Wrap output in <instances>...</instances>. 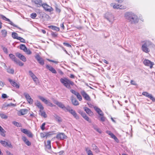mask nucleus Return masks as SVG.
Returning <instances> with one entry per match:
<instances>
[{"label": "nucleus", "instance_id": "1", "mask_svg": "<svg viewBox=\"0 0 155 155\" xmlns=\"http://www.w3.org/2000/svg\"><path fill=\"white\" fill-rule=\"evenodd\" d=\"M125 17L126 19L132 24H136L138 23L139 21L138 17L131 12L126 13Z\"/></svg>", "mask_w": 155, "mask_h": 155}, {"label": "nucleus", "instance_id": "2", "mask_svg": "<svg viewBox=\"0 0 155 155\" xmlns=\"http://www.w3.org/2000/svg\"><path fill=\"white\" fill-rule=\"evenodd\" d=\"M60 81L65 87L68 89L71 88L70 85L73 86L74 85L73 82L67 78H61L60 79Z\"/></svg>", "mask_w": 155, "mask_h": 155}, {"label": "nucleus", "instance_id": "3", "mask_svg": "<svg viewBox=\"0 0 155 155\" xmlns=\"http://www.w3.org/2000/svg\"><path fill=\"white\" fill-rule=\"evenodd\" d=\"M152 44V42L149 41H146L142 46L141 48L143 51L146 53H148L150 51L149 48Z\"/></svg>", "mask_w": 155, "mask_h": 155}, {"label": "nucleus", "instance_id": "4", "mask_svg": "<svg viewBox=\"0 0 155 155\" xmlns=\"http://www.w3.org/2000/svg\"><path fill=\"white\" fill-rule=\"evenodd\" d=\"M105 18L110 22L113 23L114 20V17L111 14L107 13L105 14Z\"/></svg>", "mask_w": 155, "mask_h": 155}, {"label": "nucleus", "instance_id": "5", "mask_svg": "<svg viewBox=\"0 0 155 155\" xmlns=\"http://www.w3.org/2000/svg\"><path fill=\"white\" fill-rule=\"evenodd\" d=\"M38 97L43 102H44L46 104H47L48 106L51 107H53L55 106V105L53 104L52 103L49 102L48 100H46L44 97L41 96H38Z\"/></svg>", "mask_w": 155, "mask_h": 155}, {"label": "nucleus", "instance_id": "6", "mask_svg": "<svg viewBox=\"0 0 155 155\" xmlns=\"http://www.w3.org/2000/svg\"><path fill=\"white\" fill-rule=\"evenodd\" d=\"M42 6L44 9L46 11L51 12L53 11V9L51 6L47 5L46 3H43Z\"/></svg>", "mask_w": 155, "mask_h": 155}, {"label": "nucleus", "instance_id": "7", "mask_svg": "<svg viewBox=\"0 0 155 155\" xmlns=\"http://www.w3.org/2000/svg\"><path fill=\"white\" fill-rule=\"evenodd\" d=\"M56 137L58 139L63 140L66 139L67 136L63 133H59L57 135Z\"/></svg>", "mask_w": 155, "mask_h": 155}, {"label": "nucleus", "instance_id": "8", "mask_svg": "<svg viewBox=\"0 0 155 155\" xmlns=\"http://www.w3.org/2000/svg\"><path fill=\"white\" fill-rule=\"evenodd\" d=\"M24 95L25 98L30 104H32L33 103V100L31 98L28 94L26 93H24Z\"/></svg>", "mask_w": 155, "mask_h": 155}, {"label": "nucleus", "instance_id": "9", "mask_svg": "<svg viewBox=\"0 0 155 155\" xmlns=\"http://www.w3.org/2000/svg\"><path fill=\"white\" fill-rule=\"evenodd\" d=\"M31 2L36 5L37 7H40L43 4L42 0H32Z\"/></svg>", "mask_w": 155, "mask_h": 155}, {"label": "nucleus", "instance_id": "10", "mask_svg": "<svg viewBox=\"0 0 155 155\" xmlns=\"http://www.w3.org/2000/svg\"><path fill=\"white\" fill-rule=\"evenodd\" d=\"M142 94L143 95L150 98L153 101L155 102V98H154L151 94H149L147 92H143Z\"/></svg>", "mask_w": 155, "mask_h": 155}, {"label": "nucleus", "instance_id": "11", "mask_svg": "<svg viewBox=\"0 0 155 155\" xmlns=\"http://www.w3.org/2000/svg\"><path fill=\"white\" fill-rule=\"evenodd\" d=\"M0 143L1 144L5 147L8 146V147L11 148H12V146L10 142H7L5 141H3L1 140L0 141Z\"/></svg>", "mask_w": 155, "mask_h": 155}, {"label": "nucleus", "instance_id": "12", "mask_svg": "<svg viewBox=\"0 0 155 155\" xmlns=\"http://www.w3.org/2000/svg\"><path fill=\"white\" fill-rule=\"evenodd\" d=\"M35 58L41 65H43L44 64V60L38 54L36 55Z\"/></svg>", "mask_w": 155, "mask_h": 155}, {"label": "nucleus", "instance_id": "13", "mask_svg": "<svg viewBox=\"0 0 155 155\" xmlns=\"http://www.w3.org/2000/svg\"><path fill=\"white\" fill-rule=\"evenodd\" d=\"M81 94L83 97L86 100L88 101H91V98L84 91H82L81 92Z\"/></svg>", "mask_w": 155, "mask_h": 155}, {"label": "nucleus", "instance_id": "14", "mask_svg": "<svg viewBox=\"0 0 155 155\" xmlns=\"http://www.w3.org/2000/svg\"><path fill=\"white\" fill-rule=\"evenodd\" d=\"M16 56L20 58L24 62H25L26 61V58L21 54L18 53H16L15 54Z\"/></svg>", "mask_w": 155, "mask_h": 155}, {"label": "nucleus", "instance_id": "15", "mask_svg": "<svg viewBox=\"0 0 155 155\" xmlns=\"http://www.w3.org/2000/svg\"><path fill=\"white\" fill-rule=\"evenodd\" d=\"M144 64L146 65L149 66L150 68H152L153 64V63L148 60H145L143 62Z\"/></svg>", "mask_w": 155, "mask_h": 155}, {"label": "nucleus", "instance_id": "16", "mask_svg": "<svg viewBox=\"0 0 155 155\" xmlns=\"http://www.w3.org/2000/svg\"><path fill=\"white\" fill-rule=\"evenodd\" d=\"M35 105L40 109L39 112H41L44 109V107L41 103L38 101H37L35 104Z\"/></svg>", "mask_w": 155, "mask_h": 155}, {"label": "nucleus", "instance_id": "17", "mask_svg": "<svg viewBox=\"0 0 155 155\" xmlns=\"http://www.w3.org/2000/svg\"><path fill=\"white\" fill-rule=\"evenodd\" d=\"M53 102L54 104L57 105L59 107L62 109H63L64 105L62 103L59 102L56 100H53Z\"/></svg>", "mask_w": 155, "mask_h": 155}, {"label": "nucleus", "instance_id": "18", "mask_svg": "<svg viewBox=\"0 0 155 155\" xmlns=\"http://www.w3.org/2000/svg\"><path fill=\"white\" fill-rule=\"evenodd\" d=\"M84 111L89 115L91 116L93 115V113L91 110L88 108L86 107H84Z\"/></svg>", "mask_w": 155, "mask_h": 155}, {"label": "nucleus", "instance_id": "19", "mask_svg": "<svg viewBox=\"0 0 155 155\" xmlns=\"http://www.w3.org/2000/svg\"><path fill=\"white\" fill-rule=\"evenodd\" d=\"M8 81L14 87H16L17 88H19V85L15 81H13L11 79H9Z\"/></svg>", "mask_w": 155, "mask_h": 155}, {"label": "nucleus", "instance_id": "20", "mask_svg": "<svg viewBox=\"0 0 155 155\" xmlns=\"http://www.w3.org/2000/svg\"><path fill=\"white\" fill-rule=\"evenodd\" d=\"M71 101L73 104L75 106H77L79 105L78 102L77 100L76 99L74 98L73 96L71 97Z\"/></svg>", "mask_w": 155, "mask_h": 155}, {"label": "nucleus", "instance_id": "21", "mask_svg": "<svg viewBox=\"0 0 155 155\" xmlns=\"http://www.w3.org/2000/svg\"><path fill=\"white\" fill-rule=\"evenodd\" d=\"M94 108L100 116H104V114L102 110L99 108L95 107Z\"/></svg>", "mask_w": 155, "mask_h": 155}, {"label": "nucleus", "instance_id": "22", "mask_svg": "<svg viewBox=\"0 0 155 155\" xmlns=\"http://www.w3.org/2000/svg\"><path fill=\"white\" fill-rule=\"evenodd\" d=\"M22 140L28 146H29L31 145V143L29 142L25 137H22Z\"/></svg>", "mask_w": 155, "mask_h": 155}, {"label": "nucleus", "instance_id": "23", "mask_svg": "<svg viewBox=\"0 0 155 155\" xmlns=\"http://www.w3.org/2000/svg\"><path fill=\"white\" fill-rule=\"evenodd\" d=\"M92 147L93 148V150L95 151L96 153H97L99 152L98 148L95 144H93L92 145Z\"/></svg>", "mask_w": 155, "mask_h": 155}, {"label": "nucleus", "instance_id": "24", "mask_svg": "<svg viewBox=\"0 0 155 155\" xmlns=\"http://www.w3.org/2000/svg\"><path fill=\"white\" fill-rule=\"evenodd\" d=\"M9 56L12 60L15 63V62H17V59L16 58L15 55L12 54H9Z\"/></svg>", "mask_w": 155, "mask_h": 155}, {"label": "nucleus", "instance_id": "25", "mask_svg": "<svg viewBox=\"0 0 155 155\" xmlns=\"http://www.w3.org/2000/svg\"><path fill=\"white\" fill-rule=\"evenodd\" d=\"M48 28L51 29L53 30L56 31H59L60 29L59 28L53 25H50L48 26Z\"/></svg>", "mask_w": 155, "mask_h": 155}, {"label": "nucleus", "instance_id": "26", "mask_svg": "<svg viewBox=\"0 0 155 155\" xmlns=\"http://www.w3.org/2000/svg\"><path fill=\"white\" fill-rule=\"evenodd\" d=\"M19 112L21 114V115H24L27 113L28 110L26 109H22Z\"/></svg>", "mask_w": 155, "mask_h": 155}, {"label": "nucleus", "instance_id": "27", "mask_svg": "<svg viewBox=\"0 0 155 155\" xmlns=\"http://www.w3.org/2000/svg\"><path fill=\"white\" fill-rule=\"evenodd\" d=\"M19 48L25 52L27 48L24 45L21 44L19 46Z\"/></svg>", "mask_w": 155, "mask_h": 155}, {"label": "nucleus", "instance_id": "28", "mask_svg": "<svg viewBox=\"0 0 155 155\" xmlns=\"http://www.w3.org/2000/svg\"><path fill=\"white\" fill-rule=\"evenodd\" d=\"M49 135L48 134L46 133H41L40 136L41 138H43L45 137H47Z\"/></svg>", "mask_w": 155, "mask_h": 155}, {"label": "nucleus", "instance_id": "29", "mask_svg": "<svg viewBox=\"0 0 155 155\" xmlns=\"http://www.w3.org/2000/svg\"><path fill=\"white\" fill-rule=\"evenodd\" d=\"M0 131L1 132V135L3 137L5 136L4 133L5 132V130L0 126Z\"/></svg>", "mask_w": 155, "mask_h": 155}, {"label": "nucleus", "instance_id": "30", "mask_svg": "<svg viewBox=\"0 0 155 155\" xmlns=\"http://www.w3.org/2000/svg\"><path fill=\"white\" fill-rule=\"evenodd\" d=\"M12 37L14 39H18L19 37L18 36V35L17 33L15 32H13L12 33Z\"/></svg>", "mask_w": 155, "mask_h": 155}, {"label": "nucleus", "instance_id": "31", "mask_svg": "<svg viewBox=\"0 0 155 155\" xmlns=\"http://www.w3.org/2000/svg\"><path fill=\"white\" fill-rule=\"evenodd\" d=\"M46 146L48 149H51V142L50 140H48L47 141V144L46 145Z\"/></svg>", "mask_w": 155, "mask_h": 155}, {"label": "nucleus", "instance_id": "32", "mask_svg": "<svg viewBox=\"0 0 155 155\" xmlns=\"http://www.w3.org/2000/svg\"><path fill=\"white\" fill-rule=\"evenodd\" d=\"M63 109V110H64L66 112L68 111L69 112L71 109L69 106H68L67 107H65L64 106Z\"/></svg>", "mask_w": 155, "mask_h": 155}, {"label": "nucleus", "instance_id": "33", "mask_svg": "<svg viewBox=\"0 0 155 155\" xmlns=\"http://www.w3.org/2000/svg\"><path fill=\"white\" fill-rule=\"evenodd\" d=\"M1 32L3 36L4 37H5L7 35V31L5 30H2L1 31Z\"/></svg>", "mask_w": 155, "mask_h": 155}, {"label": "nucleus", "instance_id": "34", "mask_svg": "<svg viewBox=\"0 0 155 155\" xmlns=\"http://www.w3.org/2000/svg\"><path fill=\"white\" fill-rule=\"evenodd\" d=\"M0 16L1 17V18L3 20L7 21H10V19L6 18L4 15H0Z\"/></svg>", "mask_w": 155, "mask_h": 155}, {"label": "nucleus", "instance_id": "35", "mask_svg": "<svg viewBox=\"0 0 155 155\" xmlns=\"http://www.w3.org/2000/svg\"><path fill=\"white\" fill-rule=\"evenodd\" d=\"M0 116L2 119H7L8 118V116L5 114L3 113L1 114Z\"/></svg>", "mask_w": 155, "mask_h": 155}, {"label": "nucleus", "instance_id": "36", "mask_svg": "<svg viewBox=\"0 0 155 155\" xmlns=\"http://www.w3.org/2000/svg\"><path fill=\"white\" fill-rule=\"evenodd\" d=\"M56 120L58 122H61L62 121V120L61 118L57 115H55L54 116Z\"/></svg>", "mask_w": 155, "mask_h": 155}, {"label": "nucleus", "instance_id": "37", "mask_svg": "<svg viewBox=\"0 0 155 155\" xmlns=\"http://www.w3.org/2000/svg\"><path fill=\"white\" fill-rule=\"evenodd\" d=\"M15 63L18 64L19 65V66H22L24 65V63L21 62L20 61H19V60H17V62H15Z\"/></svg>", "mask_w": 155, "mask_h": 155}, {"label": "nucleus", "instance_id": "38", "mask_svg": "<svg viewBox=\"0 0 155 155\" xmlns=\"http://www.w3.org/2000/svg\"><path fill=\"white\" fill-rule=\"evenodd\" d=\"M40 112L41 113L40 115L41 116L43 117L44 118H46L47 117V115L45 111H42V110H41V112Z\"/></svg>", "mask_w": 155, "mask_h": 155}, {"label": "nucleus", "instance_id": "39", "mask_svg": "<svg viewBox=\"0 0 155 155\" xmlns=\"http://www.w3.org/2000/svg\"><path fill=\"white\" fill-rule=\"evenodd\" d=\"M33 81L37 83L38 82V78L35 75H34L32 77H31Z\"/></svg>", "mask_w": 155, "mask_h": 155}, {"label": "nucleus", "instance_id": "40", "mask_svg": "<svg viewBox=\"0 0 155 155\" xmlns=\"http://www.w3.org/2000/svg\"><path fill=\"white\" fill-rule=\"evenodd\" d=\"M101 117H100V119L99 120L102 121L104 122L105 121L106 118L104 116H101Z\"/></svg>", "mask_w": 155, "mask_h": 155}, {"label": "nucleus", "instance_id": "41", "mask_svg": "<svg viewBox=\"0 0 155 155\" xmlns=\"http://www.w3.org/2000/svg\"><path fill=\"white\" fill-rule=\"evenodd\" d=\"M37 16V14L35 13H33L31 14V18L34 19Z\"/></svg>", "mask_w": 155, "mask_h": 155}, {"label": "nucleus", "instance_id": "42", "mask_svg": "<svg viewBox=\"0 0 155 155\" xmlns=\"http://www.w3.org/2000/svg\"><path fill=\"white\" fill-rule=\"evenodd\" d=\"M79 113L81 114L82 116L84 118L85 117L87 116L86 114L82 111H80Z\"/></svg>", "mask_w": 155, "mask_h": 155}, {"label": "nucleus", "instance_id": "43", "mask_svg": "<svg viewBox=\"0 0 155 155\" xmlns=\"http://www.w3.org/2000/svg\"><path fill=\"white\" fill-rule=\"evenodd\" d=\"M18 39L20 40V42H21L25 43V39L19 37L18 38Z\"/></svg>", "mask_w": 155, "mask_h": 155}, {"label": "nucleus", "instance_id": "44", "mask_svg": "<svg viewBox=\"0 0 155 155\" xmlns=\"http://www.w3.org/2000/svg\"><path fill=\"white\" fill-rule=\"evenodd\" d=\"M27 136L29 137L32 138L33 136V135L32 133L30 131H29L27 133V134H26Z\"/></svg>", "mask_w": 155, "mask_h": 155}, {"label": "nucleus", "instance_id": "45", "mask_svg": "<svg viewBox=\"0 0 155 155\" xmlns=\"http://www.w3.org/2000/svg\"><path fill=\"white\" fill-rule=\"evenodd\" d=\"M51 35L54 38L57 37L58 36V34L53 32H51Z\"/></svg>", "mask_w": 155, "mask_h": 155}, {"label": "nucleus", "instance_id": "46", "mask_svg": "<svg viewBox=\"0 0 155 155\" xmlns=\"http://www.w3.org/2000/svg\"><path fill=\"white\" fill-rule=\"evenodd\" d=\"M76 96H77V98L79 100V101H81L82 100V97L79 93Z\"/></svg>", "mask_w": 155, "mask_h": 155}, {"label": "nucleus", "instance_id": "47", "mask_svg": "<svg viewBox=\"0 0 155 155\" xmlns=\"http://www.w3.org/2000/svg\"><path fill=\"white\" fill-rule=\"evenodd\" d=\"M7 72L9 73L13 74L14 72V70L12 69H10L7 70Z\"/></svg>", "mask_w": 155, "mask_h": 155}, {"label": "nucleus", "instance_id": "48", "mask_svg": "<svg viewBox=\"0 0 155 155\" xmlns=\"http://www.w3.org/2000/svg\"><path fill=\"white\" fill-rule=\"evenodd\" d=\"M21 131L22 132L26 134L29 131L26 129H23L21 130Z\"/></svg>", "mask_w": 155, "mask_h": 155}, {"label": "nucleus", "instance_id": "49", "mask_svg": "<svg viewBox=\"0 0 155 155\" xmlns=\"http://www.w3.org/2000/svg\"><path fill=\"white\" fill-rule=\"evenodd\" d=\"M84 118L89 123H91V120L89 119V118L87 116L85 117Z\"/></svg>", "mask_w": 155, "mask_h": 155}, {"label": "nucleus", "instance_id": "50", "mask_svg": "<svg viewBox=\"0 0 155 155\" xmlns=\"http://www.w3.org/2000/svg\"><path fill=\"white\" fill-rule=\"evenodd\" d=\"M46 68L47 69H48L50 71H51V70L53 68L52 67L48 65H46Z\"/></svg>", "mask_w": 155, "mask_h": 155}, {"label": "nucleus", "instance_id": "51", "mask_svg": "<svg viewBox=\"0 0 155 155\" xmlns=\"http://www.w3.org/2000/svg\"><path fill=\"white\" fill-rule=\"evenodd\" d=\"M70 91L72 93L74 94L75 95H77V94H78V92H77L76 91H74L73 90H72V89L71 90H70Z\"/></svg>", "mask_w": 155, "mask_h": 155}, {"label": "nucleus", "instance_id": "52", "mask_svg": "<svg viewBox=\"0 0 155 155\" xmlns=\"http://www.w3.org/2000/svg\"><path fill=\"white\" fill-rule=\"evenodd\" d=\"M45 123H44L42 124L41 127V128L42 130H44L45 129Z\"/></svg>", "mask_w": 155, "mask_h": 155}, {"label": "nucleus", "instance_id": "53", "mask_svg": "<svg viewBox=\"0 0 155 155\" xmlns=\"http://www.w3.org/2000/svg\"><path fill=\"white\" fill-rule=\"evenodd\" d=\"M25 52L28 54H31V51L29 49H27V50L25 51Z\"/></svg>", "mask_w": 155, "mask_h": 155}, {"label": "nucleus", "instance_id": "54", "mask_svg": "<svg viewBox=\"0 0 155 155\" xmlns=\"http://www.w3.org/2000/svg\"><path fill=\"white\" fill-rule=\"evenodd\" d=\"M8 22H9V24H11V25H12L13 26H14V27H16V28H18V26L17 25H15V24L13 23L12 21H10H10H9Z\"/></svg>", "mask_w": 155, "mask_h": 155}, {"label": "nucleus", "instance_id": "55", "mask_svg": "<svg viewBox=\"0 0 155 155\" xmlns=\"http://www.w3.org/2000/svg\"><path fill=\"white\" fill-rule=\"evenodd\" d=\"M63 44L65 46L69 47V48H71V45H70L68 43H66L65 42H64L63 43Z\"/></svg>", "mask_w": 155, "mask_h": 155}, {"label": "nucleus", "instance_id": "56", "mask_svg": "<svg viewBox=\"0 0 155 155\" xmlns=\"http://www.w3.org/2000/svg\"><path fill=\"white\" fill-rule=\"evenodd\" d=\"M69 112L71 114H72L73 115L75 113H76V112L75 111L72 109H71L69 111Z\"/></svg>", "mask_w": 155, "mask_h": 155}, {"label": "nucleus", "instance_id": "57", "mask_svg": "<svg viewBox=\"0 0 155 155\" xmlns=\"http://www.w3.org/2000/svg\"><path fill=\"white\" fill-rule=\"evenodd\" d=\"M12 123L14 125H15V126H17V127H18V126H19V123L16 121H13L12 122Z\"/></svg>", "mask_w": 155, "mask_h": 155}, {"label": "nucleus", "instance_id": "58", "mask_svg": "<svg viewBox=\"0 0 155 155\" xmlns=\"http://www.w3.org/2000/svg\"><path fill=\"white\" fill-rule=\"evenodd\" d=\"M119 5H116L113 6V8L114 9H119Z\"/></svg>", "mask_w": 155, "mask_h": 155}, {"label": "nucleus", "instance_id": "59", "mask_svg": "<svg viewBox=\"0 0 155 155\" xmlns=\"http://www.w3.org/2000/svg\"><path fill=\"white\" fill-rule=\"evenodd\" d=\"M3 50L5 53L6 54H7L8 53V49L4 47H3Z\"/></svg>", "mask_w": 155, "mask_h": 155}, {"label": "nucleus", "instance_id": "60", "mask_svg": "<svg viewBox=\"0 0 155 155\" xmlns=\"http://www.w3.org/2000/svg\"><path fill=\"white\" fill-rule=\"evenodd\" d=\"M73 116L77 119H79V117L78 115L76 113L73 115Z\"/></svg>", "mask_w": 155, "mask_h": 155}, {"label": "nucleus", "instance_id": "61", "mask_svg": "<svg viewBox=\"0 0 155 155\" xmlns=\"http://www.w3.org/2000/svg\"><path fill=\"white\" fill-rule=\"evenodd\" d=\"M29 75L31 77L35 75V74L32 72V71H29Z\"/></svg>", "mask_w": 155, "mask_h": 155}, {"label": "nucleus", "instance_id": "62", "mask_svg": "<svg viewBox=\"0 0 155 155\" xmlns=\"http://www.w3.org/2000/svg\"><path fill=\"white\" fill-rule=\"evenodd\" d=\"M2 97L3 98H6L8 97L6 94H3L2 95Z\"/></svg>", "mask_w": 155, "mask_h": 155}, {"label": "nucleus", "instance_id": "63", "mask_svg": "<svg viewBox=\"0 0 155 155\" xmlns=\"http://www.w3.org/2000/svg\"><path fill=\"white\" fill-rule=\"evenodd\" d=\"M126 8L125 7L122 5H120L119 6V9H124Z\"/></svg>", "mask_w": 155, "mask_h": 155}, {"label": "nucleus", "instance_id": "64", "mask_svg": "<svg viewBox=\"0 0 155 155\" xmlns=\"http://www.w3.org/2000/svg\"><path fill=\"white\" fill-rule=\"evenodd\" d=\"M88 155H93L92 152L91 150H89L87 153Z\"/></svg>", "mask_w": 155, "mask_h": 155}]
</instances>
